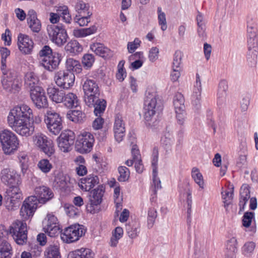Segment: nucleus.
<instances>
[{"instance_id":"obj_1","label":"nucleus","mask_w":258,"mask_h":258,"mask_svg":"<svg viewBox=\"0 0 258 258\" xmlns=\"http://www.w3.org/2000/svg\"><path fill=\"white\" fill-rule=\"evenodd\" d=\"M8 122L17 133L22 136H29L34 131L32 110L25 104L11 109L8 116Z\"/></svg>"},{"instance_id":"obj_2","label":"nucleus","mask_w":258,"mask_h":258,"mask_svg":"<svg viewBox=\"0 0 258 258\" xmlns=\"http://www.w3.org/2000/svg\"><path fill=\"white\" fill-rule=\"evenodd\" d=\"M163 108L162 101L156 93L146 92L144 100V119L148 126L152 127L156 125L155 117Z\"/></svg>"},{"instance_id":"obj_3","label":"nucleus","mask_w":258,"mask_h":258,"mask_svg":"<svg viewBox=\"0 0 258 258\" xmlns=\"http://www.w3.org/2000/svg\"><path fill=\"white\" fill-rule=\"evenodd\" d=\"M47 31L50 40L57 46L61 47L67 42L69 36L62 24L48 25Z\"/></svg>"},{"instance_id":"obj_4","label":"nucleus","mask_w":258,"mask_h":258,"mask_svg":"<svg viewBox=\"0 0 258 258\" xmlns=\"http://www.w3.org/2000/svg\"><path fill=\"white\" fill-rule=\"evenodd\" d=\"M0 142L4 153L11 154L18 148L19 141L16 136L12 132L4 130L0 133Z\"/></svg>"},{"instance_id":"obj_5","label":"nucleus","mask_w":258,"mask_h":258,"mask_svg":"<svg viewBox=\"0 0 258 258\" xmlns=\"http://www.w3.org/2000/svg\"><path fill=\"white\" fill-rule=\"evenodd\" d=\"M84 226L79 224L72 225L66 228L63 231L60 230L61 239L68 243L77 241L85 233Z\"/></svg>"},{"instance_id":"obj_6","label":"nucleus","mask_w":258,"mask_h":258,"mask_svg":"<svg viewBox=\"0 0 258 258\" xmlns=\"http://www.w3.org/2000/svg\"><path fill=\"white\" fill-rule=\"evenodd\" d=\"M9 233L17 244L23 245L26 243L27 230L25 223L19 220L15 221L9 227Z\"/></svg>"},{"instance_id":"obj_7","label":"nucleus","mask_w":258,"mask_h":258,"mask_svg":"<svg viewBox=\"0 0 258 258\" xmlns=\"http://www.w3.org/2000/svg\"><path fill=\"white\" fill-rule=\"evenodd\" d=\"M44 121L49 131L54 135H58L62 128V118L54 111H47Z\"/></svg>"},{"instance_id":"obj_8","label":"nucleus","mask_w":258,"mask_h":258,"mask_svg":"<svg viewBox=\"0 0 258 258\" xmlns=\"http://www.w3.org/2000/svg\"><path fill=\"white\" fill-rule=\"evenodd\" d=\"M95 141L94 136L89 132H84L78 136L75 144L77 152L81 154L89 153L92 150Z\"/></svg>"},{"instance_id":"obj_9","label":"nucleus","mask_w":258,"mask_h":258,"mask_svg":"<svg viewBox=\"0 0 258 258\" xmlns=\"http://www.w3.org/2000/svg\"><path fill=\"white\" fill-rule=\"evenodd\" d=\"M247 45L249 47L257 46L258 29L255 19L251 16L247 18Z\"/></svg>"},{"instance_id":"obj_10","label":"nucleus","mask_w":258,"mask_h":258,"mask_svg":"<svg viewBox=\"0 0 258 258\" xmlns=\"http://www.w3.org/2000/svg\"><path fill=\"white\" fill-rule=\"evenodd\" d=\"M43 231L50 237H55L60 232L57 218L52 214H47L43 222Z\"/></svg>"},{"instance_id":"obj_11","label":"nucleus","mask_w":258,"mask_h":258,"mask_svg":"<svg viewBox=\"0 0 258 258\" xmlns=\"http://www.w3.org/2000/svg\"><path fill=\"white\" fill-rule=\"evenodd\" d=\"M30 98L35 107L39 109H45L48 106V101L44 90L37 87L30 92Z\"/></svg>"},{"instance_id":"obj_12","label":"nucleus","mask_w":258,"mask_h":258,"mask_svg":"<svg viewBox=\"0 0 258 258\" xmlns=\"http://www.w3.org/2000/svg\"><path fill=\"white\" fill-rule=\"evenodd\" d=\"M75 139L74 132L70 130L64 131L57 139L58 147L61 151L68 152L74 145Z\"/></svg>"},{"instance_id":"obj_13","label":"nucleus","mask_w":258,"mask_h":258,"mask_svg":"<svg viewBox=\"0 0 258 258\" xmlns=\"http://www.w3.org/2000/svg\"><path fill=\"white\" fill-rule=\"evenodd\" d=\"M75 75L73 72L66 70H60L55 75V83L63 89H69L75 82Z\"/></svg>"},{"instance_id":"obj_14","label":"nucleus","mask_w":258,"mask_h":258,"mask_svg":"<svg viewBox=\"0 0 258 258\" xmlns=\"http://www.w3.org/2000/svg\"><path fill=\"white\" fill-rule=\"evenodd\" d=\"M35 197L30 196L23 202L20 210V214L24 219L27 220L34 215L38 207V200Z\"/></svg>"},{"instance_id":"obj_15","label":"nucleus","mask_w":258,"mask_h":258,"mask_svg":"<svg viewBox=\"0 0 258 258\" xmlns=\"http://www.w3.org/2000/svg\"><path fill=\"white\" fill-rule=\"evenodd\" d=\"M61 58V54L54 51L49 56L42 58L40 64L46 70L52 72L58 68Z\"/></svg>"},{"instance_id":"obj_16","label":"nucleus","mask_w":258,"mask_h":258,"mask_svg":"<svg viewBox=\"0 0 258 258\" xmlns=\"http://www.w3.org/2000/svg\"><path fill=\"white\" fill-rule=\"evenodd\" d=\"M104 190V188L101 185H99L97 188L94 189L91 191L89 198L90 203L89 205H87L86 206V209L88 211H90L91 213H95L93 207L99 205L101 203Z\"/></svg>"},{"instance_id":"obj_17","label":"nucleus","mask_w":258,"mask_h":258,"mask_svg":"<svg viewBox=\"0 0 258 258\" xmlns=\"http://www.w3.org/2000/svg\"><path fill=\"white\" fill-rule=\"evenodd\" d=\"M17 39L19 50L24 54H31L34 47V42L32 38L26 34L19 33Z\"/></svg>"},{"instance_id":"obj_18","label":"nucleus","mask_w":258,"mask_h":258,"mask_svg":"<svg viewBox=\"0 0 258 258\" xmlns=\"http://www.w3.org/2000/svg\"><path fill=\"white\" fill-rule=\"evenodd\" d=\"M113 133L115 140L118 143L122 141L125 133L124 123L121 114H117L115 117L113 126Z\"/></svg>"},{"instance_id":"obj_19","label":"nucleus","mask_w":258,"mask_h":258,"mask_svg":"<svg viewBox=\"0 0 258 258\" xmlns=\"http://www.w3.org/2000/svg\"><path fill=\"white\" fill-rule=\"evenodd\" d=\"M35 195L34 196L38 200V203L45 204L54 196L50 188L45 186H39L35 188Z\"/></svg>"},{"instance_id":"obj_20","label":"nucleus","mask_w":258,"mask_h":258,"mask_svg":"<svg viewBox=\"0 0 258 258\" xmlns=\"http://www.w3.org/2000/svg\"><path fill=\"white\" fill-rule=\"evenodd\" d=\"M36 145L48 156H51L54 153V146L51 141H48L45 136L36 137L35 139Z\"/></svg>"},{"instance_id":"obj_21","label":"nucleus","mask_w":258,"mask_h":258,"mask_svg":"<svg viewBox=\"0 0 258 258\" xmlns=\"http://www.w3.org/2000/svg\"><path fill=\"white\" fill-rule=\"evenodd\" d=\"M27 23L33 32L38 33L41 29V23L33 10H30L27 14Z\"/></svg>"},{"instance_id":"obj_22","label":"nucleus","mask_w":258,"mask_h":258,"mask_svg":"<svg viewBox=\"0 0 258 258\" xmlns=\"http://www.w3.org/2000/svg\"><path fill=\"white\" fill-rule=\"evenodd\" d=\"M1 174L2 180L5 184L12 185L18 183L19 177L15 171L5 168L2 170Z\"/></svg>"},{"instance_id":"obj_23","label":"nucleus","mask_w":258,"mask_h":258,"mask_svg":"<svg viewBox=\"0 0 258 258\" xmlns=\"http://www.w3.org/2000/svg\"><path fill=\"white\" fill-rule=\"evenodd\" d=\"M3 89L7 93L15 94L21 90V83L19 81H10L8 79L1 80Z\"/></svg>"},{"instance_id":"obj_24","label":"nucleus","mask_w":258,"mask_h":258,"mask_svg":"<svg viewBox=\"0 0 258 258\" xmlns=\"http://www.w3.org/2000/svg\"><path fill=\"white\" fill-rule=\"evenodd\" d=\"M90 49L98 55L105 59L109 58L112 56L110 49L100 43H93L90 45Z\"/></svg>"},{"instance_id":"obj_25","label":"nucleus","mask_w":258,"mask_h":258,"mask_svg":"<svg viewBox=\"0 0 258 258\" xmlns=\"http://www.w3.org/2000/svg\"><path fill=\"white\" fill-rule=\"evenodd\" d=\"M47 92L49 98L53 102L59 103L63 101L65 96V92L63 90L55 87H49L47 88Z\"/></svg>"},{"instance_id":"obj_26","label":"nucleus","mask_w":258,"mask_h":258,"mask_svg":"<svg viewBox=\"0 0 258 258\" xmlns=\"http://www.w3.org/2000/svg\"><path fill=\"white\" fill-rule=\"evenodd\" d=\"M98 183L99 178L97 176L89 175L86 178H81L79 185L82 189L89 191Z\"/></svg>"},{"instance_id":"obj_27","label":"nucleus","mask_w":258,"mask_h":258,"mask_svg":"<svg viewBox=\"0 0 258 258\" xmlns=\"http://www.w3.org/2000/svg\"><path fill=\"white\" fill-rule=\"evenodd\" d=\"M39 79L38 77L33 72L28 73L25 77V85L26 88L29 89L30 92L34 89L37 87H41L38 85Z\"/></svg>"},{"instance_id":"obj_28","label":"nucleus","mask_w":258,"mask_h":258,"mask_svg":"<svg viewBox=\"0 0 258 258\" xmlns=\"http://www.w3.org/2000/svg\"><path fill=\"white\" fill-rule=\"evenodd\" d=\"M83 89L85 94L90 93L99 94L100 91L96 81L93 79H87L83 85Z\"/></svg>"},{"instance_id":"obj_29","label":"nucleus","mask_w":258,"mask_h":258,"mask_svg":"<svg viewBox=\"0 0 258 258\" xmlns=\"http://www.w3.org/2000/svg\"><path fill=\"white\" fill-rule=\"evenodd\" d=\"M94 253L88 248H81L71 251L68 254V258H93Z\"/></svg>"},{"instance_id":"obj_30","label":"nucleus","mask_w":258,"mask_h":258,"mask_svg":"<svg viewBox=\"0 0 258 258\" xmlns=\"http://www.w3.org/2000/svg\"><path fill=\"white\" fill-rule=\"evenodd\" d=\"M228 89V82L226 80H221L219 84L217 94L218 104H222L225 101Z\"/></svg>"},{"instance_id":"obj_31","label":"nucleus","mask_w":258,"mask_h":258,"mask_svg":"<svg viewBox=\"0 0 258 258\" xmlns=\"http://www.w3.org/2000/svg\"><path fill=\"white\" fill-rule=\"evenodd\" d=\"M66 66L67 68L66 71L72 72L74 74H79L82 71V65L80 61L72 58H67Z\"/></svg>"},{"instance_id":"obj_32","label":"nucleus","mask_w":258,"mask_h":258,"mask_svg":"<svg viewBox=\"0 0 258 258\" xmlns=\"http://www.w3.org/2000/svg\"><path fill=\"white\" fill-rule=\"evenodd\" d=\"M257 46L249 47L248 46V53L246 56L247 65L251 68L255 67L257 63Z\"/></svg>"},{"instance_id":"obj_33","label":"nucleus","mask_w":258,"mask_h":258,"mask_svg":"<svg viewBox=\"0 0 258 258\" xmlns=\"http://www.w3.org/2000/svg\"><path fill=\"white\" fill-rule=\"evenodd\" d=\"M67 52L73 54H78L83 50L82 46L76 40H71L64 47Z\"/></svg>"},{"instance_id":"obj_34","label":"nucleus","mask_w":258,"mask_h":258,"mask_svg":"<svg viewBox=\"0 0 258 258\" xmlns=\"http://www.w3.org/2000/svg\"><path fill=\"white\" fill-rule=\"evenodd\" d=\"M67 117L74 122L80 123L84 121L86 115L81 110H73L67 113Z\"/></svg>"},{"instance_id":"obj_35","label":"nucleus","mask_w":258,"mask_h":258,"mask_svg":"<svg viewBox=\"0 0 258 258\" xmlns=\"http://www.w3.org/2000/svg\"><path fill=\"white\" fill-rule=\"evenodd\" d=\"M62 103L68 108L77 107L79 105V101L76 94L73 93L65 94Z\"/></svg>"},{"instance_id":"obj_36","label":"nucleus","mask_w":258,"mask_h":258,"mask_svg":"<svg viewBox=\"0 0 258 258\" xmlns=\"http://www.w3.org/2000/svg\"><path fill=\"white\" fill-rule=\"evenodd\" d=\"M12 248L10 244L7 241L0 240V257L11 258Z\"/></svg>"},{"instance_id":"obj_37","label":"nucleus","mask_w":258,"mask_h":258,"mask_svg":"<svg viewBox=\"0 0 258 258\" xmlns=\"http://www.w3.org/2000/svg\"><path fill=\"white\" fill-rule=\"evenodd\" d=\"M125 230L130 238H135L140 232V225L136 222L129 223L125 225Z\"/></svg>"},{"instance_id":"obj_38","label":"nucleus","mask_w":258,"mask_h":258,"mask_svg":"<svg viewBox=\"0 0 258 258\" xmlns=\"http://www.w3.org/2000/svg\"><path fill=\"white\" fill-rule=\"evenodd\" d=\"M46 258H61L59 247L57 244H50L45 249Z\"/></svg>"},{"instance_id":"obj_39","label":"nucleus","mask_w":258,"mask_h":258,"mask_svg":"<svg viewBox=\"0 0 258 258\" xmlns=\"http://www.w3.org/2000/svg\"><path fill=\"white\" fill-rule=\"evenodd\" d=\"M58 16L61 17L64 22L68 24L71 23L72 17L69 13L68 7L67 6H59L56 9V13Z\"/></svg>"},{"instance_id":"obj_40","label":"nucleus","mask_w":258,"mask_h":258,"mask_svg":"<svg viewBox=\"0 0 258 258\" xmlns=\"http://www.w3.org/2000/svg\"><path fill=\"white\" fill-rule=\"evenodd\" d=\"M5 196L9 197L10 198H15L16 199H22V194L18 186L14 184L10 185L7 189L6 195Z\"/></svg>"},{"instance_id":"obj_41","label":"nucleus","mask_w":258,"mask_h":258,"mask_svg":"<svg viewBox=\"0 0 258 258\" xmlns=\"http://www.w3.org/2000/svg\"><path fill=\"white\" fill-rule=\"evenodd\" d=\"M233 188L234 187L232 186L221 192L224 203V206L227 212L228 211V206L231 204L232 202Z\"/></svg>"},{"instance_id":"obj_42","label":"nucleus","mask_w":258,"mask_h":258,"mask_svg":"<svg viewBox=\"0 0 258 258\" xmlns=\"http://www.w3.org/2000/svg\"><path fill=\"white\" fill-rule=\"evenodd\" d=\"M173 105L175 111H181L185 109L184 98L183 95L179 92L175 94L173 98Z\"/></svg>"},{"instance_id":"obj_43","label":"nucleus","mask_w":258,"mask_h":258,"mask_svg":"<svg viewBox=\"0 0 258 258\" xmlns=\"http://www.w3.org/2000/svg\"><path fill=\"white\" fill-rule=\"evenodd\" d=\"M225 254L235 255L237 251V240L235 237H232L226 241Z\"/></svg>"},{"instance_id":"obj_44","label":"nucleus","mask_w":258,"mask_h":258,"mask_svg":"<svg viewBox=\"0 0 258 258\" xmlns=\"http://www.w3.org/2000/svg\"><path fill=\"white\" fill-rule=\"evenodd\" d=\"M97 30V27L93 25L89 28L74 30V34L76 37H83L94 34Z\"/></svg>"},{"instance_id":"obj_45","label":"nucleus","mask_w":258,"mask_h":258,"mask_svg":"<svg viewBox=\"0 0 258 258\" xmlns=\"http://www.w3.org/2000/svg\"><path fill=\"white\" fill-rule=\"evenodd\" d=\"M89 5L83 1H79L75 5V10L77 14L76 15H84L91 13L89 11Z\"/></svg>"},{"instance_id":"obj_46","label":"nucleus","mask_w":258,"mask_h":258,"mask_svg":"<svg viewBox=\"0 0 258 258\" xmlns=\"http://www.w3.org/2000/svg\"><path fill=\"white\" fill-rule=\"evenodd\" d=\"M106 107V101L104 99H99L92 107L94 108V113L96 116L100 117L104 113Z\"/></svg>"},{"instance_id":"obj_47","label":"nucleus","mask_w":258,"mask_h":258,"mask_svg":"<svg viewBox=\"0 0 258 258\" xmlns=\"http://www.w3.org/2000/svg\"><path fill=\"white\" fill-rule=\"evenodd\" d=\"M123 231L121 227H117L112 232V236L110 239L111 246H116L118 242V240L122 237Z\"/></svg>"},{"instance_id":"obj_48","label":"nucleus","mask_w":258,"mask_h":258,"mask_svg":"<svg viewBox=\"0 0 258 258\" xmlns=\"http://www.w3.org/2000/svg\"><path fill=\"white\" fill-rule=\"evenodd\" d=\"M14 198H10L9 197L5 196L4 203L6 208L9 210H14L19 205V200Z\"/></svg>"},{"instance_id":"obj_49","label":"nucleus","mask_w":258,"mask_h":258,"mask_svg":"<svg viewBox=\"0 0 258 258\" xmlns=\"http://www.w3.org/2000/svg\"><path fill=\"white\" fill-rule=\"evenodd\" d=\"M191 176L195 181L199 185L201 188H204V182L203 175L200 172L198 168L194 167L191 171Z\"/></svg>"},{"instance_id":"obj_50","label":"nucleus","mask_w":258,"mask_h":258,"mask_svg":"<svg viewBox=\"0 0 258 258\" xmlns=\"http://www.w3.org/2000/svg\"><path fill=\"white\" fill-rule=\"evenodd\" d=\"M158 148L154 147L152 152V166L153 167V174L155 177L157 173L158 161Z\"/></svg>"},{"instance_id":"obj_51","label":"nucleus","mask_w":258,"mask_h":258,"mask_svg":"<svg viewBox=\"0 0 258 258\" xmlns=\"http://www.w3.org/2000/svg\"><path fill=\"white\" fill-rule=\"evenodd\" d=\"M85 102L89 107H92L96 102H97L100 96L99 94L90 93V94H85Z\"/></svg>"},{"instance_id":"obj_52","label":"nucleus","mask_w":258,"mask_h":258,"mask_svg":"<svg viewBox=\"0 0 258 258\" xmlns=\"http://www.w3.org/2000/svg\"><path fill=\"white\" fill-rule=\"evenodd\" d=\"M157 217V212L154 208L151 207L148 212L147 224L149 228H152Z\"/></svg>"},{"instance_id":"obj_53","label":"nucleus","mask_w":258,"mask_h":258,"mask_svg":"<svg viewBox=\"0 0 258 258\" xmlns=\"http://www.w3.org/2000/svg\"><path fill=\"white\" fill-rule=\"evenodd\" d=\"M1 70L3 74L2 79H8V80L13 81L14 82L19 81L17 78V73L15 70H9L6 71V68Z\"/></svg>"},{"instance_id":"obj_54","label":"nucleus","mask_w":258,"mask_h":258,"mask_svg":"<svg viewBox=\"0 0 258 258\" xmlns=\"http://www.w3.org/2000/svg\"><path fill=\"white\" fill-rule=\"evenodd\" d=\"M119 176L118 180L120 182H124L128 179L130 177V170L125 166H119L118 168Z\"/></svg>"},{"instance_id":"obj_55","label":"nucleus","mask_w":258,"mask_h":258,"mask_svg":"<svg viewBox=\"0 0 258 258\" xmlns=\"http://www.w3.org/2000/svg\"><path fill=\"white\" fill-rule=\"evenodd\" d=\"M254 213L253 212L247 211L243 215V226L249 227L252 223V220H254Z\"/></svg>"},{"instance_id":"obj_56","label":"nucleus","mask_w":258,"mask_h":258,"mask_svg":"<svg viewBox=\"0 0 258 258\" xmlns=\"http://www.w3.org/2000/svg\"><path fill=\"white\" fill-rule=\"evenodd\" d=\"M158 19L159 25H161V29L165 31L167 29V22L165 14L162 12L161 8L158 7L157 9Z\"/></svg>"},{"instance_id":"obj_57","label":"nucleus","mask_w":258,"mask_h":258,"mask_svg":"<svg viewBox=\"0 0 258 258\" xmlns=\"http://www.w3.org/2000/svg\"><path fill=\"white\" fill-rule=\"evenodd\" d=\"M92 13L84 15H76L74 18L75 22L78 23L80 26L86 25L89 22V19Z\"/></svg>"},{"instance_id":"obj_58","label":"nucleus","mask_w":258,"mask_h":258,"mask_svg":"<svg viewBox=\"0 0 258 258\" xmlns=\"http://www.w3.org/2000/svg\"><path fill=\"white\" fill-rule=\"evenodd\" d=\"M1 55V69L6 68L7 58L10 55V50L7 47H1L0 48Z\"/></svg>"},{"instance_id":"obj_59","label":"nucleus","mask_w":258,"mask_h":258,"mask_svg":"<svg viewBox=\"0 0 258 258\" xmlns=\"http://www.w3.org/2000/svg\"><path fill=\"white\" fill-rule=\"evenodd\" d=\"M39 169L44 173H48L52 168V166L47 159H42L38 164Z\"/></svg>"},{"instance_id":"obj_60","label":"nucleus","mask_w":258,"mask_h":258,"mask_svg":"<svg viewBox=\"0 0 258 258\" xmlns=\"http://www.w3.org/2000/svg\"><path fill=\"white\" fill-rule=\"evenodd\" d=\"M94 60V55L91 54H85L82 58V63L84 67L86 69L90 68L92 66Z\"/></svg>"},{"instance_id":"obj_61","label":"nucleus","mask_w":258,"mask_h":258,"mask_svg":"<svg viewBox=\"0 0 258 258\" xmlns=\"http://www.w3.org/2000/svg\"><path fill=\"white\" fill-rule=\"evenodd\" d=\"M182 56V53L180 51L177 50L175 52L172 63V68H180V66L181 63Z\"/></svg>"},{"instance_id":"obj_62","label":"nucleus","mask_w":258,"mask_h":258,"mask_svg":"<svg viewBox=\"0 0 258 258\" xmlns=\"http://www.w3.org/2000/svg\"><path fill=\"white\" fill-rule=\"evenodd\" d=\"M53 53L54 52L48 45H44L39 51V55L40 57H43V58L47 57Z\"/></svg>"},{"instance_id":"obj_63","label":"nucleus","mask_w":258,"mask_h":258,"mask_svg":"<svg viewBox=\"0 0 258 258\" xmlns=\"http://www.w3.org/2000/svg\"><path fill=\"white\" fill-rule=\"evenodd\" d=\"M22 170L26 169L27 168V162L28 161V157L26 154L24 152H21L19 154L18 156Z\"/></svg>"},{"instance_id":"obj_64","label":"nucleus","mask_w":258,"mask_h":258,"mask_svg":"<svg viewBox=\"0 0 258 258\" xmlns=\"http://www.w3.org/2000/svg\"><path fill=\"white\" fill-rule=\"evenodd\" d=\"M65 211L66 214L70 217H74L78 214V209L72 205L65 207Z\"/></svg>"}]
</instances>
